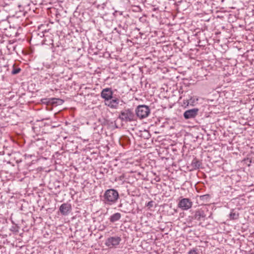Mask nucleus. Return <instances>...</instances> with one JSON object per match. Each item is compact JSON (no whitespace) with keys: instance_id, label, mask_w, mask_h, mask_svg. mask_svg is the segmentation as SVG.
<instances>
[{"instance_id":"10","label":"nucleus","mask_w":254,"mask_h":254,"mask_svg":"<svg viewBox=\"0 0 254 254\" xmlns=\"http://www.w3.org/2000/svg\"><path fill=\"white\" fill-rule=\"evenodd\" d=\"M71 210L70 204L65 203L62 204L60 207V211L64 215H66Z\"/></svg>"},{"instance_id":"15","label":"nucleus","mask_w":254,"mask_h":254,"mask_svg":"<svg viewBox=\"0 0 254 254\" xmlns=\"http://www.w3.org/2000/svg\"><path fill=\"white\" fill-rule=\"evenodd\" d=\"M189 254H198L194 250H191L189 252Z\"/></svg>"},{"instance_id":"8","label":"nucleus","mask_w":254,"mask_h":254,"mask_svg":"<svg viewBox=\"0 0 254 254\" xmlns=\"http://www.w3.org/2000/svg\"><path fill=\"white\" fill-rule=\"evenodd\" d=\"M119 100L118 98H112L105 102V105L111 109H117L119 107Z\"/></svg>"},{"instance_id":"14","label":"nucleus","mask_w":254,"mask_h":254,"mask_svg":"<svg viewBox=\"0 0 254 254\" xmlns=\"http://www.w3.org/2000/svg\"><path fill=\"white\" fill-rule=\"evenodd\" d=\"M20 70L21 69L20 68H13L11 71V73L12 74H16L18 73L20 71Z\"/></svg>"},{"instance_id":"17","label":"nucleus","mask_w":254,"mask_h":254,"mask_svg":"<svg viewBox=\"0 0 254 254\" xmlns=\"http://www.w3.org/2000/svg\"><path fill=\"white\" fill-rule=\"evenodd\" d=\"M54 100H56L57 101H59V102L60 103H63V100H61V99H54Z\"/></svg>"},{"instance_id":"3","label":"nucleus","mask_w":254,"mask_h":254,"mask_svg":"<svg viewBox=\"0 0 254 254\" xmlns=\"http://www.w3.org/2000/svg\"><path fill=\"white\" fill-rule=\"evenodd\" d=\"M134 115L132 111L130 109H126L122 111L119 116V118L125 122H130L133 120Z\"/></svg>"},{"instance_id":"12","label":"nucleus","mask_w":254,"mask_h":254,"mask_svg":"<svg viewBox=\"0 0 254 254\" xmlns=\"http://www.w3.org/2000/svg\"><path fill=\"white\" fill-rule=\"evenodd\" d=\"M121 217V214L120 213H116L110 217V221L111 222H115L118 221Z\"/></svg>"},{"instance_id":"4","label":"nucleus","mask_w":254,"mask_h":254,"mask_svg":"<svg viewBox=\"0 0 254 254\" xmlns=\"http://www.w3.org/2000/svg\"><path fill=\"white\" fill-rule=\"evenodd\" d=\"M192 202L187 198L181 199L178 203V206L183 210H187L192 207Z\"/></svg>"},{"instance_id":"18","label":"nucleus","mask_w":254,"mask_h":254,"mask_svg":"<svg viewBox=\"0 0 254 254\" xmlns=\"http://www.w3.org/2000/svg\"><path fill=\"white\" fill-rule=\"evenodd\" d=\"M156 181L157 182H159V179H158V180H156Z\"/></svg>"},{"instance_id":"6","label":"nucleus","mask_w":254,"mask_h":254,"mask_svg":"<svg viewBox=\"0 0 254 254\" xmlns=\"http://www.w3.org/2000/svg\"><path fill=\"white\" fill-rule=\"evenodd\" d=\"M208 212V209L207 208H202L196 211L194 217L197 220H204L206 216V212Z\"/></svg>"},{"instance_id":"16","label":"nucleus","mask_w":254,"mask_h":254,"mask_svg":"<svg viewBox=\"0 0 254 254\" xmlns=\"http://www.w3.org/2000/svg\"><path fill=\"white\" fill-rule=\"evenodd\" d=\"M208 196V195H201L200 196V198L201 200H204L205 198H207Z\"/></svg>"},{"instance_id":"5","label":"nucleus","mask_w":254,"mask_h":254,"mask_svg":"<svg viewBox=\"0 0 254 254\" xmlns=\"http://www.w3.org/2000/svg\"><path fill=\"white\" fill-rule=\"evenodd\" d=\"M121 240L120 237H111L107 239L105 244L109 248L115 247L119 245Z\"/></svg>"},{"instance_id":"1","label":"nucleus","mask_w":254,"mask_h":254,"mask_svg":"<svg viewBox=\"0 0 254 254\" xmlns=\"http://www.w3.org/2000/svg\"><path fill=\"white\" fill-rule=\"evenodd\" d=\"M119 197L117 190L109 189L105 191L103 196V201L106 205H111L115 203Z\"/></svg>"},{"instance_id":"11","label":"nucleus","mask_w":254,"mask_h":254,"mask_svg":"<svg viewBox=\"0 0 254 254\" xmlns=\"http://www.w3.org/2000/svg\"><path fill=\"white\" fill-rule=\"evenodd\" d=\"M201 165V162L196 158H194L191 163V166L194 169H198Z\"/></svg>"},{"instance_id":"13","label":"nucleus","mask_w":254,"mask_h":254,"mask_svg":"<svg viewBox=\"0 0 254 254\" xmlns=\"http://www.w3.org/2000/svg\"><path fill=\"white\" fill-rule=\"evenodd\" d=\"M230 218L232 220L237 219L239 217V214L234 210H232L229 214Z\"/></svg>"},{"instance_id":"7","label":"nucleus","mask_w":254,"mask_h":254,"mask_svg":"<svg viewBox=\"0 0 254 254\" xmlns=\"http://www.w3.org/2000/svg\"><path fill=\"white\" fill-rule=\"evenodd\" d=\"M113 92L111 88L103 89L101 93V97L105 100V102L113 98Z\"/></svg>"},{"instance_id":"9","label":"nucleus","mask_w":254,"mask_h":254,"mask_svg":"<svg viewBox=\"0 0 254 254\" xmlns=\"http://www.w3.org/2000/svg\"><path fill=\"white\" fill-rule=\"evenodd\" d=\"M198 112V109L197 108L187 110L184 113V117L186 119L194 118L197 115Z\"/></svg>"},{"instance_id":"2","label":"nucleus","mask_w":254,"mask_h":254,"mask_svg":"<svg viewBox=\"0 0 254 254\" xmlns=\"http://www.w3.org/2000/svg\"><path fill=\"white\" fill-rule=\"evenodd\" d=\"M136 116L140 119H144L148 116L150 110L146 105H139L135 110Z\"/></svg>"}]
</instances>
